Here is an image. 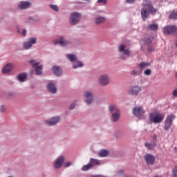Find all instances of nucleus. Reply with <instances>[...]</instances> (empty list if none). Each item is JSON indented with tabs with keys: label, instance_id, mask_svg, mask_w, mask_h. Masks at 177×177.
Segmentation results:
<instances>
[{
	"label": "nucleus",
	"instance_id": "39448f33",
	"mask_svg": "<svg viewBox=\"0 0 177 177\" xmlns=\"http://www.w3.org/2000/svg\"><path fill=\"white\" fill-rule=\"evenodd\" d=\"M66 57H67V59H68L71 62V63H74L73 68H77V67H83L84 66V64H82V62L77 60V56H75V55L67 54L66 55Z\"/></svg>",
	"mask_w": 177,
	"mask_h": 177
},
{
	"label": "nucleus",
	"instance_id": "ea45409f",
	"mask_svg": "<svg viewBox=\"0 0 177 177\" xmlns=\"http://www.w3.org/2000/svg\"><path fill=\"white\" fill-rule=\"evenodd\" d=\"M148 52H150V53L154 52V47L148 46Z\"/></svg>",
	"mask_w": 177,
	"mask_h": 177
},
{
	"label": "nucleus",
	"instance_id": "7ed1b4c3",
	"mask_svg": "<svg viewBox=\"0 0 177 177\" xmlns=\"http://www.w3.org/2000/svg\"><path fill=\"white\" fill-rule=\"evenodd\" d=\"M133 115L137 117L139 120L145 118V111L142 106H136L132 109Z\"/></svg>",
	"mask_w": 177,
	"mask_h": 177
},
{
	"label": "nucleus",
	"instance_id": "f704fd0d",
	"mask_svg": "<svg viewBox=\"0 0 177 177\" xmlns=\"http://www.w3.org/2000/svg\"><path fill=\"white\" fill-rule=\"evenodd\" d=\"M145 45L150 46V44H151V39L147 38V39H145Z\"/></svg>",
	"mask_w": 177,
	"mask_h": 177
},
{
	"label": "nucleus",
	"instance_id": "b1692460",
	"mask_svg": "<svg viewBox=\"0 0 177 177\" xmlns=\"http://www.w3.org/2000/svg\"><path fill=\"white\" fill-rule=\"evenodd\" d=\"M53 71L55 74V75H57V77H60L62 75V69L59 66H53Z\"/></svg>",
	"mask_w": 177,
	"mask_h": 177
},
{
	"label": "nucleus",
	"instance_id": "5701e85b",
	"mask_svg": "<svg viewBox=\"0 0 177 177\" xmlns=\"http://www.w3.org/2000/svg\"><path fill=\"white\" fill-rule=\"evenodd\" d=\"M88 163L93 168L95 165H100V160L91 158Z\"/></svg>",
	"mask_w": 177,
	"mask_h": 177
},
{
	"label": "nucleus",
	"instance_id": "c756f323",
	"mask_svg": "<svg viewBox=\"0 0 177 177\" xmlns=\"http://www.w3.org/2000/svg\"><path fill=\"white\" fill-rule=\"evenodd\" d=\"M149 63L147 62H141L139 65V67L141 70H144V68H146V67H148Z\"/></svg>",
	"mask_w": 177,
	"mask_h": 177
},
{
	"label": "nucleus",
	"instance_id": "37998d69",
	"mask_svg": "<svg viewBox=\"0 0 177 177\" xmlns=\"http://www.w3.org/2000/svg\"><path fill=\"white\" fill-rule=\"evenodd\" d=\"M26 34H27V30H26L25 29H24V30H22V33H21L22 37H26Z\"/></svg>",
	"mask_w": 177,
	"mask_h": 177
},
{
	"label": "nucleus",
	"instance_id": "f3484780",
	"mask_svg": "<svg viewBox=\"0 0 177 177\" xmlns=\"http://www.w3.org/2000/svg\"><path fill=\"white\" fill-rule=\"evenodd\" d=\"M13 68H15V64L8 63L3 68L2 73L3 74H9L10 73H12Z\"/></svg>",
	"mask_w": 177,
	"mask_h": 177
},
{
	"label": "nucleus",
	"instance_id": "72a5a7b5",
	"mask_svg": "<svg viewBox=\"0 0 177 177\" xmlns=\"http://www.w3.org/2000/svg\"><path fill=\"white\" fill-rule=\"evenodd\" d=\"M75 106H77L76 102L74 101L69 106V110H74L75 109Z\"/></svg>",
	"mask_w": 177,
	"mask_h": 177
},
{
	"label": "nucleus",
	"instance_id": "4c0bfd02",
	"mask_svg": "<svg viewBox=\"0 0 177 177\" xmlns=\"http://www.w3.org/2000/svg\"><path fill=\"white\" fill-rule=\"evenodd\" d=\"M71 165H72L71 162H66L64 164V167L65 168H68V167H71Z\"/></svg>",
	"mask_w": 177,
	"mask_h": 177
},
{
	"label": "nucleus",
	"instance_id": "9b49d317",
	"mask_svg": "<svg viewBox=\"0 0 177 177\" xmlns=\"http://www.w3.org/2000/svg\"><path fill=\"white\" fill-rule=\"evenodd\" d=\"M83 96L86 104H91L93 102V94L91 91H84Z\"/></svg>",
	"mask_w": 177,
	"mask_h": 177
},
{
	"label": "nucleus",
	"instance_id": "1a4fd4ad",
	"mask_svg": "<svg viewBox=\"0 0 177 177\" xmlns=\"http://www.w3.org/2000/svg\"><path fill=\"white\" fill-rule=\"evenodd\" d=\"M59 44L60 46H68L71 45V41L66 40L63 37H59V39L54 40V45Z\"/></svg>",
	"mask_w": 177,
	"mask_h": 177
},
{
	"label": "nucleus",
	"instance_id": "bb28decb",
	"mask_svg": "<svg viewBox=\"0 0 177 177\" xmlns=\"http://www.w3.org/2000/svg\"><path fill=\"white\" fill-rule=\"evenodd\" d=\"M109 156V151L106 149H102L98 152L99 157H107Z\"/></svg>",
	"mask_w": 177,
	"mask_h": 177
},
{
	"label": "nucleus",
	"instance_id": "393cba45",
	"mask_svg": "<svg viewBox=\"0 0 177 177\" xmlns=\"http://www.w3.org/2000/svg\"><path fill=\"white\" fill-rule=\"evenodd\" d=\"M26 78H27V74L26 73H21L17 76V80L19 82H24L26 81Z\"/></svg>",
	"mask_w": 177,
	"mask_h": 177
},
{
	"label": "nucleus",
	"instance_id": "de8ad7c7",
	"mask_svg": "<svg viewBox=\"0 0 177 177\" xmlns=\"http://www.w3.org/2000/svg\"><path fill=\"white\" fill-rule=\"evenodd\" d=\"M10 96H13V94H9Z\"/></svg>",
	"mask_w": 177,
	"mask_h": 177
},
{
	"label": "nucleus",
	"instance_id": "a878e982",
	"mask_svg": "<svg viewBox=\"0 0 177 177\" xmlns=\"http://www.w3.org/2000/svg\"><path fill=\"white\" fill-rule=\"evenodd\" d=\"M145 147L148 149V150H153L154 147H156V142H146L145 144Z\"/></svg>",
	"mask_w": 177,
	"mask_h": 177
},
{
	"label": "nucleus",
	"instance_id": "423d86ee",
	"mask_svg": "<svg viewBox=\"0 0 177 177\" xmlns=\"http://www.w3.org/2000/svg\"><path fill=\"white\" fill-rule=\"evenodd\" d=\"M30 64L35 69L36 75H41V74H42L44 66H42V65L39 66V62H37L35 59H32L30 61Z\"/></svg>",
	"mask_w": 177,
	"mask_h": 177
},
{
	"label": "nucleus",
	"instance_id": "7c9ffc66",
	"mask_svg": "<svg viewBox=\"0 0 177 177\" xmlns=\"http://www.w3.org/2000/svg\"><path fill=\"white\" fill-rule=\"evenodd\" d=\"M170 19H173L174 20H177V12H173L170 15H169Z\"/></svg>",
	"mask_w": 177,
	"mask_h": 177
},
{
	"label": "nucleus",
	"instance_id": "f257e3e1",
	"mask_svg": "<svg viewBox=\"0 0 177 177\" xmlns=\"http://www.w3.org/2000/svg\"><path fill=\"white\" fill-rule=\"evenodd\" d=\"M158 9L154 8L153 2L150 0H145L142 6L141 16L143 20H146L151 15H156Z\"/></svg>",
	"mask_w": 177,
	"mask_h": 177
},
{
	"label": "nucleus",
	"instance_id": "f8f14e48",
	"mask_svg": "<svg viewBox=\"0 0 177 177\" xmlns=\"http://www.w3.org/2000/svg\"><path fill=\"white\" fill-rule=\"evenodd\" d=\"M109 79L107 75H102L98 77V83L102 86H106V85H109Z\"/></svg>",
	"mask_w": 177,
	"mask_h": 177
},
{
	"label": "nucleus",
	"instance_id": "dca6fc26",
	"mask_svg": "<svg viewBox=\"0 0 177 177\" xmlns=\"http://www.w3.org/2000/svg\"><path fill=\"white\" fill-rule=\"evenodd\" d=\"M37 42V39L35 37H31L29 39L28 41L24 43V49H30L34 44Z\"/></svg>",
	"mask_w": 177,
	"mask_h": 177
},
{
	"label": "nucleus",
	"instance_id": "9d476101",
	"mask_svg": "<svg viewBox=\"0 0 177 177\" xmlns=\"http://www.w3.org/2000/svg\"><path fill=\"white\" fill-rule=\"evenodd\" d=\"M174 120H175V115H169L166 118L164 127L165 131H168V129L171 128V125H172Z\"/></svg>",
	"mask_w": 177,
	"mask_h": 177
},
{
	"label": "nucleus",
	"instance_id": "8fccbe9b",
	"mask_svg": "<svg viewBox=\"0 0 177 177\" xmlns=\"http://www.w3.org/2000/svg\"><path fill=\"white\" fill-rule=\"evenodd\" d=\"M176 151H177V148H175Z\"/></svg>",
	"mask_w": 177,
	"mask_h": 177
},
{
	"label": "nucleus",
	"instance_id": "cd10ccee",
	"mask_svg": "<svg viewBox=\"0 0 177 177\" xmlns=\"http://www.w3.org/2000/svg\"><path fill=\"white\" fill-rule=\"evenodd\" d=\"M149 28L152 31H157V30H158V25L156 24H149Z\"/></svg>",
	"mask_w": 177,
	"mask_h": 177
},
{
	"label": "nucleus",
	"instance_id": "a19ab883",
	"mask_svg": "<svg viewBox=\"0 0 177 177\" xmlns=\"http://www.w3.org/2000/svg\"><path fill=\"white\" fill-rule=\"evenodd\" d=\"M131 75H136V74H138V71L136 70H132L131 71Z\"/></svg>",
	"mask_w": 177,
	"mask_h": 177
},
{
	"label": "nucleus",
	"instance_id": "4468645a",
	"mask_svg": "<svg viewBox=\"0 0 177 177\" xmlns=\"http://www.w3.org/2000/svg\"><path fill=\"white\" fill-rule=\"evenodd\" d=\"M60 121V118L59 116L53 117L51 119L46 120L45 124L48 127H52L53 125H56L57 122Z\"/></svg>",
	"mask_w": 177,
	"mask_h": 177
},
{
	"label": "nucleus",
	"instance_id": "c85d7f7f",
	"mask_svg": "<svg viewBox=\"0 0 177 177\" xmlns=\"http://www.w3.org/2000/svg\"><path fill=\"white\" fill-rule=\"evenodd\" d=\"M91 168H92V167L88 162V164L84 165L82 167V171H89V169H91Z\"/></svg>",
	"mask_w": 177,
	"mask_h": 177
},
{
	"label": "nucleus",
	"instance_id": "a18cd8bd",
	"mask_svg": "<svg viewBox=\"0 0 177 177\" xmlns=\"http://www.w3.org/2000/svg\"><path fill=\"white\" fill-rule=\"evenodd\" d=\"M122 60H127V58H125L124 56L121 57Z\"/></svg>",
	"mask_w": 177,
	"mask_h": 177
},
{
	"label": "nucleus",
	"instance_id": "c03bdc74",
	"mask_svg": "<svg viewBox=\"0 0 177 177\" xmlns=\"http://www.w3.org/2000/svg\"><path fill=\"white\" fill-rule=\"evenodd\" d=\"M127 3H133L135 0H126Z\"/></svg>",
	"mask_w": 177,
	"mask_h": 177
},
{
	"label": "nucleus",
	"instance_id": "e433bc0d",
	"mask_svg": "<svg viewBox=\"0 0 177 177\" xmlns=\"http://www.w3.org/2000/svg\"><path fill=\"white\" fill-rule=\"evenodd\" d=\"M144 74L145 75H150L151 74V70L150 69H147L145 72Z\"/></svg>",
	"mask_w": 177,
	"mask_h": 177
},
{
	"label": "nucleus",
	"instance_id": "0eeeda50",
	"mask_svg": "<svg viewBox=\"0 0 177 177\" xmlns=\"http://www.w3.org/2000/svg\"><path fill=\"white\" fill-rule=\"evenodd\" d=\"M177 32V27L175 25H169L163 27V33L166 35H174Z\"/></svg>",
	"mask_w": 177,
	"mask_h": 177
},
{
	"label": "nucleus",
	"instance_id": "6ab92c4d",
	"mask_svg": "<svg viewBox=\"0 0 177 177\" xmlns=\"http://www.w3.org/2000/svg\"><path fill=\"white\" fill-rule=\"evenodd\" d=\"M119 52H122L125 56H127V57H129L131 56V51H129V49H125L124 44H120L119 46Z\"/></svg>",
	"mask_w": 177,
	"mask_h": 177
},
{
	"label": "nucleus",
	"instance_id": "2eb2a0df",
	"mask_svg": "<svg viewBox=\"0 0 177 177\" xmlns=\"http://www.w3.org/2000/svg\"><path fill=\"white\" fill-rule=\"evenodd\" d=\"M140 91H142V88L138 85L136 86H132L129 89V93L130 95H139L140 93Z\"/></svg>",
	"mask_w": 177,
	"mask_h": 177
},
{
	"label": "nucleus",
	"instance_id": "4be33fe9",
	"mask_svg": "<svg viewBox=\"0 0 177 177\" xmlns=\"http://www.w3.org/2000/svg\"><path fill=\"white\" fill-rule=\"evenodd\" d=\"M47 89L50 93H56L57 89L53 83H48L47 85Z\"/></svg>",
	"mask_w": 177,
	"mask_h": 177
},
{
	"label": "nucleus",
	"instance_id": "79ce46f5",
	"mask_svg": "<svg viewBox=\"0 0 177 177\" xmlns=\"http://www.w3.org/2000/svg\"><path fill=\"white\" fill-rule=\"evenodd\" d=\"M172 95H173V96H174L175 97H177V88L175 89V90L172 92Z\"/></svg>",
	"mask_w": 177,
	"mask_h": 177
},
{
	"label": "nucleus",
	"instance_id": "09e8293b",
	"mask_svg": "<svg viewBox=\"0 0 177 177\" xmlns=\"http://www.w3.org/2000/svg\"><path fill=\"white\" fill-rule=\"evenodd\" d=\"M120 172H121L122 174H124V171H120Z\"/></svg>",
	"mask_w": 177,
	"mask_h": 177
},
{
	"label": "nucleus",
	"instance_id": "20e7f679",
	"mask_svg": "<svg viewBox=\"0 0 177 177\" xmlns=\"http://www.w3.org/2000/svg\"><path fill=\"white\" fill-rule=\"evenodd\" d=\"M111 118L113 122H118L120 120V117L121 116V111L115 105L111 106Z\"/></svg>",
	"mask_w": 177,
	"mask_h": 177
},
{
	"label": "nucleus",
	"instance_id": "603ef678",
	"mask_svg": "<svg viewBox=\"0 0 177 177\" xmlns=\"http://www.w3.org/2000/svg\"><path fill=\"white\" fill-rule=\"evenodd\" d=\"M86 1H89V0H86Z\"/></svg>",
	"mask_w": 177,
	"mask_h": 177
},
{
	"label": "nucleus",
	"instance_id": "58836bf2",
	"mask_svg": "<svg viewBox=\"0 0 177 177\" xmlns=\"http://www.w3.org/2000/svg\"><path fill=\"white\" fill-rule=\"evenodd\" d=\"M97 3H107V0H97Z\"/></svg>",
	"mask_w": 177,
	"mask_h": 177
},
{
	"label": "nucleus",
	"instance_id": "49530a36",
	"mask_svg": "<svg viewBox=\"0 0 177 177\" xmlns=\"http://www.w3.org/2000/svg\"><path fill=\"white\" fill-rule=\"evenodd\" d=\"M93 177H100V176H93Z\"/></svg>",
	"mask_w": 177,
	"mask_h": 177
},
{
	"label": "nucleus",
	"instance_id": "2f4dec72",
	"mask_svg": "<svg viewBox=\"0 0 177 177\" xmlns=\"http://www.w3.org/2000/svg\"><path fill=\"white\" fill-rule=\"evenodd\" d=\"M173 177H177V166H176L172 171V175Z\"/></svg>",
	"mask_w": 177,
	"mask_h": 177
},
{
	"label": "nucleus",
	"instance_id": "aec40b11",
	"mask_svg": "<svg viewBox=\"0 0 177 177\" xmlns=\"http://www.w3.org/2000/svg\"><path fill=\"white\" fill-rule=\"evenodd\" d=\"M30 6H31V3H30V1H21L18 5L19 9L21 10L28 9Z\"/></svg>",
	"mask_w": 177,
	"mask_h": 177
},
{
	"label": "nucleus",
	"instance_id": "a211bd4d",
	"mask_svg": "<svg viewBox=\"0 0 177 177\" xmlns=\"http://www.w3.org/2000/svg\"><path fill=\"white\" fill-rule=\"evenodd\" d=\"M63 162H64V156H59L54 162V168H55L56 169L60 168Z\"/></svg>",
	"mask_w": 177,
	"mask_h": 177
},
{
	"label": "nucleus",
	"instance_id": "6e6552de",
	"mask_svg": "<svg viewBox=\"0 0 177 177\" xmlns=\"http://www.w3.org/2000/svg\"><path fill=\"white\" fill-rule=\"evenodd\" d=\"M81 19V14L78 12H72L70 17V24L71 26H75Z\"/></svg>",
	"mask_w": 177,
	"mask_h": 177
},
{
	"label": "nucleus",
	"instance_id": "ddd939ff",
	"mask_svg": "<svg viewBox=\"0 0 177 177\" xmlns=\"http://www.w3.org/2000/svg\"><path fill=\"white\" fill-rule=\"evenodd\" d=\"M144 159L146 161L147 165H153L156 161V157L151 153L145 155Z\"/></svg>",
	"mask_w": 177,
	"mask_h": 177
},
{
	"label": "nucleus",
	"instance_id": "f03ea898",
	"mask_svg": "<svg viewBox=\"0 0 177 177\" xmlns=\"http://www.w3.org/2000/svg\"><path fill=\"white\" fill-rule=\"evenodd\" d=\"M165 116L161 113H152L149 114V121L153 124H161Z\"/></svg>",
	"mask_w": 177,
	"mask_h": 177
},
{
	"label": "nucleus",
	"instance_id": "473e14b6",
	"mask_svg": "<svg viewBox=\"0 0 177 177\" xmlns=\"http://www.w3.org/2000/svg\"><path fill=\"white\" fill-rule=\"evenodd\" d=\"M50 8H51L53 10H55V12H59V7L56 5H50Z\"/></svg>",
	"mask_w": 177,
	"mask_h": 177
},
{
	"label": "nucleus",
	"instance_id": "c9c22d12",
	"mask_svg": "<svg viewBox=\"0 0 177 177\" xmlns=\"http://www.w3.org/2000/svg\"><path fill=\"white\" fill-rule=\"evenodd\" d=\"M0 111H1V113H6V106L3 105L1 106L0 109Z\"/></svg>",
	"mask_w": 177,
	"mask_h": 177
},
{
	"label": "nucleus",
	"instance_id": "3c124183",
	"mask_svg": "<svg viewBox=\"0 0 177 177\" xmlns=\"http://www.w3.org/2000/svg\"><path fill=\"white\" fill-rule=\"evenodd\" d=\"M157 137L155 136V139Z\"/></svg>",
	"mask_w": 177,
	"mask_h": 177
},
{
	"label": "nucleus",
	"instance_id": "412c9836",
	"mask_svg": "<svg viewBox=\"0 0 177 177\" xmlns=\"http://www.w3.org/2000/svg\"><path fill=\"white\" fill-rule=\"evenodd\" d=\"M94 21L95 24H97V26H100V24H103V23L106 21V17H102V16H97L95 18Z\"/></svg>",
	"mask_w": 177,
	"mask_h": 177
}]
</instances>
